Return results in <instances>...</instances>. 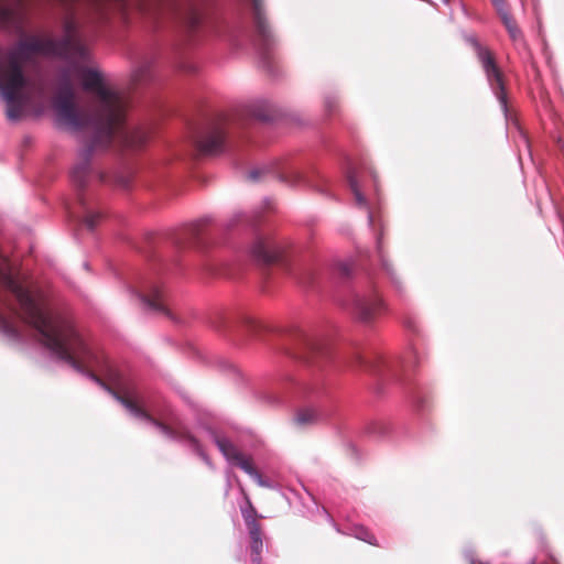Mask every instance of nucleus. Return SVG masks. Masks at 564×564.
Returning <instances> with one entry per match:
<instances>
[{
  "label": "nucleus",
  "mask_w": 564,
  "mask_h": 564,
  "mask_svg": "<svg viewBox=\"0 0 564 564\" xmlns=\"http://www.w3.org/2000/svg\"><path fill=\"white\" fill-rule=\"evenodd\" d=\"M78 203L83 212V224L89 229L94 230L102 219L104 215L101 212L89 209L83 195H78Z\"/></svg>",
  "instance_id": "11"
},
{
  "label": "nucleus",
  "mask_w": 564,
  "mask_h": 564,
  "mask_svg": "<svg viewBox=\"0 0 564 564\" xmlns=\"http://www.w3.org/2000/svg\"><path fill=\"white\" fill-rule=\"evenodd\" d=\"M338 270L343 276H349L351 267L348 263H340Z\"/></svg>",
  "instance_id": "26"
},
{
  "label": "nucleus",
  "mask_w": 564,
  "mask_h": 564,
  "mask_svg": "<svg viewBox=\"0 0 564 564\" xmlns=\"http://www.w3.org/2000/svg\"><path fill=\"white\" fill-rule=\"evenodd\" d=\"M326 106H327V108L330 110L333 107H335V106H336V102H335V100H328V101L326 102Z\"/></svg>",
  "instance_id": "28"
},
{
  "label": "nucleus",
  "mask_w": 564,
  "mask_h": 564,
  "mask_svg": "<svg viewBox=\"0 0 564 564\" xmlns=\"http://www.w3.org/2000/svg\"><path fill=\"white\" fill-rule=\"evenodd\" d=\"M234 464L240 467L243 471H246L249 476H251L260 486H264V481L262 479L261 474L254 468L252 460L250 457H246L241 454Z\"/></svg>",
  "instance_id": "13"
},
{
  "label": "nucleus",
  "mask_w": 564,
  "mask_h": 564,
  "mask_svg": "<svg viewBox=\"0 0 564 564\" xmlns=\"http://www.w3.org/2000/svg\"><path fill=\"white\" fill-rule=\"evenodd\" d=\"M250 536V550L253 556V561L258 562L260 560V555L263 550V541H262V528L248 530Z\"/></svg>",
  "instance_id": "14"
},
{
  "label": "nucleus",
  "mask_w": 564,
  "mask_h": 564,
  "mask_svg": "<svg viewBox=\"0 0 564 564\" xmlns=\"http://www.w3.org/2000/svg\"><path fill=\"white\" fill-rule=\"evenodd\" d=\"M234 464L240 467L243 471H246L249 476H251L260 486H264V481L262 479L261 474L254 468L252 460L250 457H246L241 454Z\"/></svg>",
  "instance_id": "12"
},
{
  "label": "nucleus",
  "mask_w": 564,
  "mask_h": 564,
  "mask_svg": "<svg viewBox=\"0 0 564 564\" xmlns=\"http://www.w3.org/2000/svg\"><path fill=\"white\" fill-rule=\"evenodd\" d=\"M473 45L477 58L486 74V77L492 87L497 99L499 100L502 109L507 111V94L505 88L503 74L497 65L494 53L486 46H482L477 39L469 40Z\"/></svg>",
  "instance_id": "4"
},
{
  "label": "nucleus",
  "mask_w": 564,
  "mask_h": 564,
  "mask_svg": "<svg viewBox=\"0 0 564 564\" xmlns=\"http://www.w3.org/2000/svg\"><path fill=\"white\" fill-rule=\"evenodd\" d=\"M251 254L258 262L270 264L282 258L283 249L275 239L259 237L252 245Z\"/></svg>",
  "instance_id": "6"
},
{
  "label": "nucleus",
  "mask_w": 564,
  "mask_h": 564,
  "mask_svg": "<svg viewBox=\"0 0 564 564\" xmlns=\"http://www.w3.org/2000/svg\"><path fill=\"white\" fill-rule=\"evenodd\" d=\"M148 72V66H141L135 70L134 79L135 80H142L145 77V74Z\"/></svg>",
  "instance_id": "25"
},
{
  "label": "nucleus",
  "mask_w": 564,
  "mask_h": 564,
  "mask_svg": "<svg viewBox=\"0 0 564 564\" xmlns=\"http://www.w3.org/2000/svg\"><path fill=\"white\" fill-rule=\"evenodd\" d=\"M142 302L152 311L164 314L165 316L172 318V313L170 312L165 295L161 286L152 285L147 292L140 295Z\"/></svg>",
  "instance_id": "9"
},
{
  "label": "nucleus",
  "mask_w": 564,
  "mask_h": 564,
  "mask_svg": "<svg viewBox=\"0 0 564 564\" xmlns=\"http://www.w3.org/2000/svg\"><path fill=\"white\" fill-rule=\"evenodd\" d=\"M0 283L9 290L17 299L22 318L41 335L43 344L65 360L76 370L86 373L95 382L107 389L126 409L135 416L142 417L155 425L169 436L176 437V432L169 425L160 422L141 409L131 399L113 391L93 372V369L107 371L109 369L107 357L96 345L90 344L74 326L69 318L52 316L40 299L18 281L11 271L7 258L0 254Z\"/></svg>",
  "instance_id": "3"
},
{
  "label": "nucleus",
  "mask_w": 564,
  "mask_h": 564,
  "mask_svg": "<svg viewBox=\"0 0 564 564\" xmlns=\"http://www.w3.org/2000/svg\"><path fill=\"white\" fill-rule=\"evenodd\" d=\"M0 324H1L2 328H3V330L6 333H8L9 335H11V336H17L18 335L17 327L10 321H8L7 318L0 316Z\"/></svg>",
  "instance_id": "21"
},
{
  "label": "nucleus",
  "mask_w": 564,
  "mask_h": 564,
  "mask_svg": "<svg viewBox=\"0 0 564 564\" xmlns=\"http://www.w3.org/2000/svg\"><path fill=\"white\" fill-rule=\"evenodd\" d=\"M224 120L209 123L195 138V147L200 154L212 155L219 153L224 149L225 130Z\"/></svg>",
  "instance_id": "5"
},
{
  "label": "nucleus",
  "mask_w": 564,
  "mask_h": 564,
  "mask_svg": "<svg viewBox=\"0 0 564 564\" xmlns=\"http://www.w3.org/2000/svg\"><path fill=\"white\" fill-rule=\"evenodd\" d=\"M368 218H369V223L372 225L373 224V215H372V213H369Z\"/></svg>",
  "instance_id": "29"
},
{
  "label": "nucleus",
  "mask_w": 564,
  "mask_h": 564,
  "mask_svg": "<svg viewBox=\"0 0 564 564\" xmlns=\"http://www.w3.org/2000/svg\"><path fill=\"white\" fill-rule=\"evenodd\" d=\"M347 181H348V184H349V187H350L351 192L354 193L356 204L358 206H366V198L361 194V191H360V187H359V184H358L357 174H356L355 171L350 170L348 172Z\"/></svg>",
  "instance_id": "17"
},
{
  "label": "nucleus",
  "mask_w": 564,
  "mask_h": 564,
  "mask_svg": "<svg viewBox=\"0 0 564 564\" xmlns=\"http://www.w3.org/2000/svg\"><path fill=\"white\" fill-rule=\"evenodd\" d=\"M216 444L224 456L234 463L242 453L227 438H217Z\"/></svg>",
  "instance_id": "15"
},
{
  "label": "nucleus",
  "mask_w": 564,
  "mask_h": 564,
  "mask_svg": "<svg viewBox=\"0 0 564 564\" xmlns=\"http://www.w3.org/2000/svg\"><path fill=\"white\" fill-rule=\"evenodd\" d=\"M301 178H302L301 173L297 171H293V172H291V178L283 177L282 180L288 183L296 184L301 181Z\"/></svg>",
  "instance_id": "24"
},
{
  "label": "nucleus",
  "mask_w": 564,
  "mask_h": 564,
  "mask_svg": "<svg viewBox=\"0 0 564 564\" xmlns=\"http://www.w3.org/2000/svg\"><path fill=\"white\" fill-rule=\"evenodd\" d=\"M383 312V302L377 293L369 296L357 297L355 301V314L364 323L372 322Z\"/></svg>",
  "instance_id": "7"
},
{
  "label": "nucleus",
  "mask_w": 564,
  "mask_h": 564,
  "mask_svg": "<svg viewBox=\"0 0 564 564\" xmlns=\"http://www.w3.org/2000/svg\"><path fill=\"white\" fill-rule=\"evenodd\" d=\"M65 11L62 22L63 36H30L0 54V96L7 105V118L19 120L28 106L44 94L42 82L26 76L23 62L42 54L66 59L87 62L89 52L82 37L84 24L102 21L110 8L127 12L130 9L147 10L148 0H58ZM25 9V0H0V25L15 23Z\"/></svg>",
  "instance_id": "1"
},
{
  "label": "nucleus",
  "mask_w": 564,
  "mask_h": 564,
  "mask_svg": "<svg viewBox=\"0 0 564 564\" xmlns=\"http://www.w3.org/2000/svg\"><path fill=\"white\" fill-rule=\"evenodd\" d=\"M181 15L191 30L197 28L203 18V0H187Z\"/></svg>",
  "instance_id": "10"
},
{
  "label": "nucleus",
  "mask_w": 564,
  "mask_h": 564,
  "mask_svg": "<svg viewBox=\"0 0 564 564\" xmlns=\"http://www.w3.org/2000/svg\"><path fill=\"white\" fill-rule=\"evenodd\" d=\"M358 538L371 545H378L377 543V540L376 538L373 536V534H371L370 532H368L367 530H361L360 531V534L358 535Z\"/></svg>",
  "instance_id": "23"
},
{
  "label": "nucleus",
  "mask_w": 564,
  "mask_h": 564,
  "mask_svg": "<svg viewBox=\"0 0 564 564\" xmlns=\"http://www.w3.org/2000/svg\"><path fill=\"white\" fill-rule=\"evenodd\" d=\"M246 500H247L248 507L246 509H242V517H243L245 523L247 525V529L253 530V529L261 528V524L258 521L259 516H258L256 508L252 506V503L248 497H246Z\"/></svg>",
  "instance_id": "16"
},
{
  "label": "nucleus",
  "mask_w": 564,
  "mask_h": 564,
  "mask_svg": "<svg viewBox=\"0 0 564 564\" xmlns=\"http://www.w3.org/2000/svg\"><path fill=\"white\" fill-rule=\"evenodd\" d=\"M303 352H300V358H308V354H313L321 349V345L313 338L304 336L302 338Z\"/></svg>",
  "instance_id": "20"
},
{
  "label": "nucleus",
  "mask_w": 564,
  "mask_h": 564,
  "mask_svg": "<svg viewBox=\"0 0 564 564\" xmlns=\"http://www.w3.org/2000/svg\"><path fill=\"white\" fill-rule=\"evenodd\" d=\"M82 79L85 90L94 95L91 112L77 106L73 85L68 79L58 87L53 99L58 121L70 130L87 133L79 162L72 171L73 183L78 188H84L87 183L89 161L95 153L106 151L113 141L137 150L150 139L148 129L129 128L126 124L128 99L124 94L105 86L97 70L84 69Z\"/></svg>",
  "instance_id": "2"
},
{
  "label": "nucleus",
  "mask_w": 564,
  "mask_h": 564,
  "mask_svg": "<svg viewBox=\"0 0 564 564\" xmlns=\"http://www.w3.org/2000/svg\"><path fill=\"white\" fill-rule=\"evenodd\" d=\"M505 28L507 29L510 37L513 40V41H518L521 39V31L516 22V20L513 19V17L510 14V12L508 13H503L501 17H500Z\"/></svg>",
  "instance_id": "18"
},
{
  "label": "nucleus",
  "mask_w": 564,
  "mask_h": 564,
  "mask_svg": "<svg viewBox=\"0 0 564 564\" xmlns=\"http://www.w3.org/2000/svg\"><path fill=\"white\" fill-rule=\"evenodd\" d=\"M491 2L494 4V7L496 8L499 17H501L503 13L510 12L506 0H491Z\"/></svg>",
  "instance_id": "22"
},
{
  "label": "nucleus",
  "mask_w": 564,
  "mask_h": 564,
  "mask_svg": "<svg viewBox=\"0 0 564 564\" xmlns=\"http://www.w3.org/2000/svg\"><path fill=\"white\" fill-rule=\"evenodd\" d=\"M263 173V170H253L249 173L248 176L251 181H258L260 178V175H262Z\"/></svg>",
  "instance_id": "27"
},
{
  "label": "nucleus",
  "mask_w": 564,
  "mask_h": 564,
  "mask_svg": "<svg viewBox=\"0 0 564 564\" xmlns=\"http://www.w3.org/2000/svg\"><path fill=\"white\" fill-rule=\"evenodd\" d=\"M294 421L299 426H306L316 421V413L312 409H302L296 413Z\"/></svg>",
  "instance_id": "19"
},
{
  "label": "nucleus",
  "mask_w": 564,
  "mask_h": 564,
  "mask_svg": "<svg viewBox=\"0 0 564 564\" xmlns=\"http://www.w3.org/2000/svg\"><path fill=\"white\" fill-rule=\"evenodd\" d=\"M252 1V8H253V20L257 31V36L259 41V47L261 51V54L263 57H267V50L269 48L272 36L269 29V25L267 23L263 7H262V0H251Z\"/></svg>",
  "instance_id": "8"
}]
</instances>
